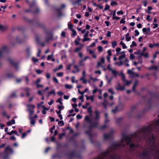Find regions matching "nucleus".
Masks as SVG:
<instances>
[{"mask_svg": "<svg viewBox=\"0 0 159 159\" xmlns=\"http://www.w3.org/2000/svg\"><path fill=\"white\" fill-rule=\"evenodd\" d=\"M153 129L156 130L159 132V119L157 120L154 123L149 125L147 126H144L142 129H139L137 131L129 135H127L124 133H123L121 134L122 138L121 139L120 142L114 143L109 148L110 152L119 150L122 147L124 148L125 144L123 143L124 141L126 142V144L129 145L130 149L133 151L134 148L137 147V146L134 143H131V139L134 138L140 141L142 139H146L147 133L150 134Z\"/></svg>", "mask_w": 159, "mask_h": 159, "instance_id": "obj_1", "label": "nucleus"}, {"mask_svg": "<svg viewBox=\"0 0 159 159\" xmlns=\"http://www.w3.org/2000/svg\"><path fill=\"white\" fill-rule=\"evenodd\" d=\"M151 96V98L149 99L147 104V106L148 107L149 109H150L152 106V99L153 98H159V93H149Z\"/></svg>", "mask_w": 159, "mask_h": 159, "instance_id": "obj_2", "label": "nucleus"}, {"mask_svg": "<svg viewBox=\"0 0 159 159\" xmlns=\"http://www.w3.org/2000/svg\"><path fill=\"white\" fill-rule=\"evenodd\" d=\"M23 19L26 21H27L31 24H34L36 25L39 27H41L45 30L46 29L45 25L43 23H40L38 21H35L34 19L29 20L26 16H24L23 17Z\"/></svg>", "mask_w": 159, "mask_h": 159, "instance_id": "obj_3", "label": "nucleus"}, {"mask_svg": "<svg viewBox=\"0 0 159 159\" xmlns=\"http://www.w3.org/2000/svg\"><path fill=\"white\" fill-rule=\"evenodd\" d=\"M46 42H48L49 40L52 39L53 38V34L51 31H46Z\"/></svg>", "mask_w": 159, "mask_h": 159, "instance_id": "obj_4", "label": "nucleus"}, {"mask_svg": "<svg viewBox=\"0 0 159 159\" xmlns=\"http://www.w3.org/2000/svg\"><path fill=\"white\" fill-rule=\"evenodd\" d=\"M7 61L10 63L11 65L13 66L16 69L18 68V65L19 63L17 62H15L14 60L10 57H9L7 59Z\"/></svg>", "mask_w": 159, "mask_h": 159, "instance_id": "obj_5", "label": "nucleus"}, {"mask_svg": "<svg viewBox=\"0 0 159 159\" xmlns=\"http://www.w3.org/2000/svg\"><path fill=\"white\" fill-rule=\"evenodd\" d=\"M8 52V49L7 48L4 46L0 49V58L2 57V54L7 53Z\"/></svg>", "mask_w": 159, "mask_h": 159, "instance_id": "obj_6", "label": "nucleus"}, {"mask_svg": "<svg viewBox=\"0 0 159 159\" xmlns=\"http://www.w3.org/2000/svg\"><path fill=\"white\" fill-rule=\"evenodd\" d=\"M149 151L146 149L142 153L140 154L139 155V156L143 157L144 158L148 157H149Z\"/></svg>", "mask_w": 159, "mask_h": 159, "instance_id": "obj_7", "label": "nucleus"}, {"mask_svg": "<svg viewBox=\"0 0 159 159\" xmlns=\"http://www.w3.org/2000/svg\"><path fill=\"white\" fill-rule=\"evenodd\" d=\"M65 5L64 4L61 5L60 8H57L56 9V11L57 13V15L58 16H61L62 14L61 12V9L65 7Z\"/></svg>", "mask_w": 159, "mask_h": 159, "instance_id": "obj_8", "label": "nucleus"}, {"mask_svg": "<svg viewBox=\"0 0 159 159\" xmlns=\"http://www.w3.org/2000/svg\"><path fill=\"white\" fill-rule=\"evenodd\" d=\"M25 11L26 13L31 12L33 14L37 13L39 11V8H37L34 11L32 10L30 8V9H25Z\"/></svg>", "mask_w": 159, "mask_h": 159, "instance_id": "obj_9", "label": "nucleus"}, {"mask_svg": "<svg viewBox=\"0 0 159 159\" xmlns=\"http://www.w3.org/2000/svg\"><path fill=\"white\" fill-rule=\"evenodd\" d=\"M147 140L149 141L150 143H152V144L154 143L155 138L154 134H152L151 136H148L147 137Z\"/></svg>", "mask_w": 159, "mask_h": 159, "instance_id": "obj_10", "label": "nucleus"}, {"mask_svg": "<svg viewBox=\"0 0 159 159\" xmlns=\"http://www.w3.org/2000/svg\"><path fill=\"white\" fill-rule=\"evenodd\" d=\"M85 133L89 136L91 142L92 143H93V141L92 138L93 134L91 133V131L90 130L88 129V130H87L85 131Z\"/></svg>", "mask_w": 159, "mask_h": 159, "instance_id": "obj_11", "label": "nucleus"}, {"mask_svg": "<svg viewBox=\"0 0 159 159\" xmlns=\"http://www.w3.org/2000/svg\"><path fill=\"white\" fill-rule=\"evenodd\" d=\"M107 68L110 71H111L112 73L114 75L115 77H116L117 75V71L115 70H113L112 68L110 67V65H108L107 66Z\"/></svg>", "mask_w": 159, "mask_h": 159, "instance_id": "obj_12", "label": "nucleus"}, {"mask_svg": "<svg viewBox=\"0 0 159 159\" xmlns=\"http://www.w3.org/2000/svg\"><path fill=\"white\" fill-rule=\"evenodd\" d=\"M8 151H10V153H12L13 152V149L9 146H7L5 148L4 152V153H7Z\"/></svg>", "mask_w": 159, "mask_h": 159, "instance_id": "obj_13", "label": "nucleus"}, {"mask_svg": "<svg viewBox=\"0 0 159 159\" xmlns=\"http://www.w3.org/2000/svg\"><path fill=\"white\" fill-rule=\"evenodd\" d=\"M68 156L69 158H70L71 157H76L77 155L75 152L74 151H73L68 154Z\"/></svg>", "mask_w": 159, "mask_h": 159, "instance_id": "obj_14", "label": "nucleus"}, {"mask_svg": "<svg viewBox=\"0 0 159 159\" xmlns=\"http://www.w3.org/2000/svg\"><path fill=\"white\" fill-rule=\"evenodd\" d=\"M118 87H116V89L117 90H121L122 91L124 90L125 89V87L124 86H121L120 83L118 84Z\"/></svg>", "mask_w": 159, "mask_h": 159, "instance_id": "obj_15", "label": "nucleus"}, {"mask_svg": "<svg viewBox=\"0 0 159 159\" xmlns=\"http://www.w3.org/2000/svg\"><path fill=\"white\" fill-rule=\"evenodd\" d=\"M111 133L104 134L103 137L105 140H107L110 139L111 136Z\"/></svg>", "mask_w": 159, "mask_h": 159, "instance_id": "obj_16", "label": "nucleus"}, {"mask_svg": "<svg viewBox=\"0 0 159 159\" xmlns=\"http://www.w3.org/2000/svg\"><path fill=\"white\" fill-rule=\"evenodd\" d=\"M27 107L28 108V111L29 110H32V109H34L35 107V106L33 104H28L27 105Z\"/></svg>", "mask_w": 159, "mask_h": 159, "instance_id": "obj_17", "label": "nucleus"}, {"mask_svg": "<svg viewBox=\"0 0 159 159\" xmlns=\"http://www.w3.org/2000/svg\"><path fill=\"white\" fill-rule=\"evenodd\" d=\"M7 26H4L2 25H0V30L2 31H4L7 30Z\"/></svg>", "mask_w": 159, "mask_h": 159, "instance_id": "obj_18", "label": "nucleus"}, {"mask_svg": "<svg viewBox=\"0 0 159 159\" xmlns=\"http://www.w3.org/2000/svg\"><path fill=\"white\" fill-rule=\"evenodd\" d=\"M15 123V120L14 119H12L11 120L7 122V124L8 126H10L12 124H14Z\"/></svg>", "mask_w": 159, "mask_h": 159, "instance_id": "obj_19", "label": "nucleus"}, {"mask_svg": "<svg viewBox=\"0 0 159 159\" xmlns=\"http://www.w3.org/2000/svg\"><path fill=\"white\" fill-rule=\"evenodd\" d=\"M96 114V116L94 117V119L95 120H98L99 119V113L98 111H96L95 112Z\"/></svg>", "mask_w": 159, "mask_h": 159, "instance_id": "obj_20", "label": "nucleus"}, {"mask_svg": "<svg viewBox=\"0 0 159 159\" xmlns=\"http://www.w3.org/2000/svg\"><path fill=\"white\" fill-rule=\"evenodd\" d=\"M136 108V106H135V105H134V106H132L131 107V111H130V113H129L128 114V116H129V117H131L132 116H131L130 114L132 113V111L135 109Z\"/></svg>", "mask_w": 159, "mask_h": 159, "instance_id": "obj_21", "label": "nucleus"}, {"mask_svg": "<svg viewBox=\"0 0 159 159\" xmlns=\"http://www.w3.org/2000/svg\"><path fill=\"white\" fill-rule=\"evenodd\" d=\"M129 34L128 33L126 34L125 35V39L127 42L130 41L131 39V37L129 36Z\"/></svg>", "mask_w": 159, "mask_h": 159, "instance_id": "obj_22", "label": "nucleus"}, {"mask_svg": "<svg viewBox=\"0 0 159 159\" xmlns=\"http://www.w3.org/2000/svg\"><path fill=\"white\" fill-rule=\"evenodd\" d=\"M31 89L30 88H27L25 89V91L26 93V96L27 97H29L30 95V93H29V91H30Z\"/></svg>", "mask_w": 159, "mask_h": 159, "instance_id": "obj_23", "label": "nucleus"}, {"mask_svg": "<svg viewBox=\"0 0 159 159\" xmlns=\"http://www.w3.org/2000/svg\"><path fill=\"white\" fill-rule=\"evenodd\" d=\"M148 69L149 70H152V69H154L156 70H157L158 67L157 66H152L150 67H149Z\"/></svg>", "mask_w": 159, "mask_h": 159, "instance_id": "obj_24", "label": "nucleus"}, {"mask_svg": "<svg viewBox=\"0 0 159 159\" xmlns=\"http://www.w3.org/2000/svg\"><path fill=\"white\" fill-rule=\"evenodd\" d=\"M91 124L93 125L94 128H96L98 126V122H92Z\"/></svg>", "mask_w": 159, "mask_h": 159, "instance_id": "obj_25", "label": "nucleus"}, {"mask_svg": "<svg viewBox=\"0 0 159 159\" xmlns=\"http://www.w3.org/2000/svg\"><path fill=\"white\" fill-rule=\"evenodd\" d=\"M118 106L119 111L122 110L124 108V105L122 104H120Z\"/></svg>", "mask_w": 159, "mask_h": 159, "instance_id": "obj_26", "label": "nucleus"}, {"mask_svg": "<svg viewBox=\"0 0 159 159\" xmlns=\"http://www.w3.org/2000/svg\"><path fill=\"white\" fill-rule=\"evenodd\" d=\"M16 41L18 43H21L23 42V40L22 39H20L18 37L16 38Z\"/></svg>", "mask_w": 159, "mask_h": 159, "instance_id": "obj_27", "label": "nucleus"}, {"mask_svg": "<svg viewBox=\"0 0 159 159\" xmlns=\"http://www.w3.org/2000/svg\"><path fill=\"white\" fill-rule=\"evenodd\" d=\"M6 75L7 77L8 78H13L14 76V75L13 74L10 73H7Z\"/></svg>", "mask_w": 159, "mask_h": 159, "instance_id": "obj_28", "label": "nucleus"}, {"mask_svg": "<svg viewBox=\"0 0 159 159\" xmlns=\"http://www.w3.org/2000/svg\"><path fill=\"white\" fill-rule=\"evenodd\" d=\"M82 0H77L76 1L73 2L72 3V4L73 5H75L76 4H78Z\"/></svg>", "mask_w": 159, "mask_h": 159, "instance_id": "obj_29", "label": "nucleus"}, {"mask_svg": "<svg viewBox=\"0 0 159 159\" xmlns=\"http://www.w3.org/2000/svg\"><path fill=\"white\" fill-rule=\"evenodd\" d=\"M119 110V109L118 108V106H116L115 109H113L112 110V112L113 113H116Z\"/></svg>", "mask_w": 159, "mask_h": 159, "instance_id": "obj_30", "label": "nucleus"}, {"mask_svg": "<svg viewBox=\"0 0 159 159\" xmlns=\"http://www.w3.org/2000/svg\"><path fill=\"white\" fill-rule=\"evenodd\" d=\"M122 120V118L120 117L116 119V122L117 123L120 124L121 123Z\"/></svg>", "mask_w": 159, "mask_h": 159, "instance_id": "obj_31", "label": "nucleus"}, {"mask_svg": "<svg viewBox=\"0 0 159 159\" xmlns=\"http://www.w3.org/2000/svg\"><path fill=\"white\" fill-rule=\"evenodd\" d=\"M110 9V6L108 4H106L105 5V7L104 8L103 10V11H106L107 10H109V11H110V10L109 9Z\"/></svg>", "mask_w": 159, "mask_h": 159, "instance_id": "obj_32", "label": "nucleus"}, {"mask_svg": "<svg viewBox=\"0 0 159 159\" xmlns=\"http://www.w3.org/2000/svg\"><path fill=\"white\" fill-rule=\"evenodd\" d=\"M137 84V81H136L134 84L132 88L133 91L134 92H135V87Z\"/></svg>", "mask_w": 159, "mask_h": 159, "instance_id": "obj_33", "label": "nucleus"}, {"mask_svg": "<svg viewBox=\"0 0 159 159\" xmlns=\"http://www.w3.org/2000/svg\"><path fill=\"white\" fill-rule=\"evenodd\" d=\"M53 158H60L61 157V156L59 154H57L52 156Z\"/></svg>", "mask_w": 159, "mask_h": 159, "instance_id": "obj_34", "label": "nucleus"}, {"mask_svg": "<svg viewBox=\"0 0 159 159\" xmlns=\"http://www.w3.org/2000/svg\"><path fill=\"white\" fill-rule=\"evenodd\" d=\"M48 93L49 94H53L54 96L55 95V89H53L51 91L48 92Z\"/></svg>", "mask_w": 159, "mask_h": 159, "instance_id": "obj_35", "label": "nucleus"}, {"mask_svg": "<svg viewBox=\"0 0 159 159\" xmlns=\"http://www.w3.org/2000/svg\"><path fill=\"white\" fill-rule=\"evenodd\" d=\"M15 133H17L16 130H12L10 132H7V134L9 135H11L13 134H15Z\"/></svg>", "mask_w": 159, "mask_h": 159, "instance_id": "obj_36", "label": "nucleus"}, {"mask_svg": "<svg viewBox=\"0 0 159 159\" xmlns=\"http://www.w3.org/2000/svg\"><path fill=\"white\" fill-rule=\"evenodd\" d=\"M85 120L89 122H91V119L88 116H86L85 117Z\"/></svg>", "mask_w": 159, "mask_h": 159, "instance_id": "obj_37", "label": "nucleus"}, {"mask_svg": "<svg viewBox=\"0 0 159 159\" xmlns=\"http://www.w3.org/2000/svg\"><path fill=\"white\" fill-rule=\"evenodd\" d=\"M122 75L121 79H122V80L123 82H125V81L126 80H125V75L123 73L120 74V75Z\"/></svg>", "mask_w": 159, "mask_h": 159, "instance_id": "obj_38", "label": "nucleus"}, {"mask_svg": "<svg viewBox=\"0 0 159 159\" xmlns=\"http://www.w3.org/2000/svg\"><path fill=\"white\" fill-rule=\"evenodd\" d=\"M112 47L113 48H114L117 45L116 42V41H114L111 43Z\"/></svg>", "mask_w": 159, "mask_h": 159, "instance_id": "obj_39", "label": "nucleus"}, {"mask_svg": "<svg viewBox=\"0 0 159 159\" xmlns=\"http://www.w3.org/2000/svg\"><path fill=\"white\" fill-rule=\"evenodd\" d=\"M106 79L108 81V84H109L111 82V80H112L113 79L112 77H111L110 79H108V77L107 76H106Z\"/></svg>", "mask_w": 159, "mask_h": 159, "instance_id": "obj_40", "label": "nucleus"}, {"mask_svg": "<svg viewBox=\"0 0 159 159\" xmlns=\"http://www.w3.org/2000/svg\"><path fill=\"white\" fill-rule=\"evenodd\" d=\"M68 27L69 29H70V30H73V29H72L73 25L71 24L68 23Z\"/></svg>", "mask_w": 159, "mask_h": 159, "instance_id": "obj_41", "label": "nucleus"}, {"mask_svg": "<svg viewBox=\"0 0 159 159\" xmlns=\"http://www.w3.org/2000/svg\"><path fill=\"white\" fill-rule=\"evenodd\" d=\"M34 4H35V1H33V2L32 3H31L29 5L30 8V9H32V7H34Z\"/></svg>", "mask_w": 159, "mask_h": 159, "instance_id": "obj_42", "label": "nucleus"}, {"mask_svg": "<svg viewBox=\"0 0 159 159\" xmlns=\"http://www.w3.org/2000/svg\"><path fill=\"white\" fill-rule=\"evenodd\" d=\"M58 124L60 126H62L64 125V122L63 120L59 121Z\"/></svg>", "mask_w": 159, "mask_h": 159, "instance_id": "obj_43", "label": "nucleus"}, {"mask_svg": "<svg viewBox=\"0 0 159 159\" xmlns=\"http://www.w3.org/2000/svg\"><path fill=\"white\" fill-rule=\"evenodd\" d=\"M107 127V126L106 125H104L98 127V128L100 129H103Z\"/></svg>", "mask_w": 159, "mask_h": 159, "instance_id": "obj_44", "label": "nucleus"}, {"mask_svg": "<svg viewBox=\"0 0 159 159\" xmlns=\"http://www.w3.org/2000/svg\"><path fill=\"white\" fill-rule=\"evenodd\" d=\"M143 115L140 114H137L135 116L136 118L137 119H139L143 116Z\"/></svg>", "mask_w": 159, "mask_h": 159, "instance_id": "obj_45", "label": "nucleus"}, {"mask_svg": "<svg viewBox=\"0 0 159 159\" xmlns=\"http://www.w3.org/2000/svg\"><path fill=\"white\" fill-rule=\"evenodd\" d=\"M82 49L81 47H79L76 48L74 50L75 52H78L80 50H81Z\"/></svg>", "mask_w": 159, "mask_h": 159, "instance_id": "obj_46", "label": "nucleus"}, {"mask_svg": "<svg viewBox=\"0 0 159 159\" xmlns=\"http://www.w3.org/2000/svg\"><path fill=\"white\" fill-rule=\"evenodd\" d=\"M63 75V73L62 72H58L57 73V77H62Z\"/></svg>", "mask_w": 159, "mask_h": 159, "instance_id": "obj_47", "label": "nucleus"}, {"mask_svg": "<svg viewBox=\"0 0 159 159\" xmlns=\"http://www.w3.org/2000/svg\"><path fill=\"white\" fill-rule=\"evenodd\" d=\"M125 54L121 55L119 57L118 59L120 60L124 58L125 57Z\"/></svg>", "mask_w": 159, "mask_h": 159, "instance_id": "obj_48", "label": "nucleus"}, {"mask_svg": "<svg viewBox=\"0 0 159 159\" xmlns=\"http://www.w3.org/2000/svg\"><path fill=\"white\" fill-rule=\"evenodd\" d=\"M71 31L72 32V36H75L76 35V34H77L76 31L74 29L71 30Z\"/></svg>", "mask_w": 159, "mask_h": 159, "instance_id": "obj_49", "label": "nucleus"}, {"mask_svg": "<svg viewBox=\"0 0 159 159\" xmlns=\"http://www.w3.org/2000/svg\"><path fill=\"white\" fill-rule=\"evenodd\" d=\"M98 51L99 52H102L103 51V48L102 47L100 46H99L98 47Z\"/></svg>", "mask_w": 159, "mask_h": 159, "instance_id": "obj_50", "label": "nucleus"}, {"mask_svg": "<svg viewBox=\"0 0 159 159\" xmlns=\"http://www.w3.org/2000/svg\"><path fill=\"white\" fill-rule=\"evenodd\" d=\"M72 64H69L66 67V69L68 70H70V69L71 66L72 65Z\"/></svg>", "mask_w": 159, "mask_h": 159, "instance_id": "obj_51", "label": "nucleus"}, {"mask_svg": "<svg viewBox=\"0 0 159 159\" xmlns=\"http://www.w3.org/2000/svg\"><path fill=\"white\" fill-rule=\"evenodd\" d=\"M142 31L143 32L145 33V34H148V33L147 31V29L146 28H144L142 29Z\"/></svg>", "mask_w": 159, "mask_h": 159, "instance_id": "obj_52", "label": "nucleus"}, {"mask_svg": "<svg viewBox=\"0 0 159 159\" xmlns=\"http://www.w3.org/2000/svg\"><path fill=\"white\" fill-rule=\"evenodd\" d=\"M84 38L82 39V41L83 42H85L89 41L90 39L89 38H87V37Z\"/></svg>", "mask_w": 159, "mask_h": 159, "instance_id": "obj_53", "label": "nucleus"}, {"mask_svg": "<svg viewBox=\"0 0 159 159\" xmlns=\"http://www.w3.org/2000/svg\"><path fill=\"white\" fill-rule=\"evenodd\" d=\"M135 57L134 55L132 53H131L130 54V58L131 60H133Z\"/></svg>", "mask_w": 159, "mask_h": 159, "instance_id": "obj_54", "label": "nucleus"}, {"mask_svg": "<svg viewBox=\"0 0 159 159\" xmlns=\"http://www.w3.org/2000/svg\"><path fill=\"white\" fill-rule=\"evenodd\" d=\"M125 17L123 18L120 21V24H121L122 23V24H124L125 22Z\"/></svg>", "mask_w": 159, "mask_h": 159, "instance_id": "obj_55", "label": "nucleus"}, {"mask_svg": "<svg viewBox=\"0 0 159 159\" xmlns=\"http://www.w3.org/2000/svg\"><path fill=\"white\" fill-rule=\"evenodd\" d=\"M55 129V125L53 126L52 128H51L50 129V132L51 134L53 133V130Z\"/></svg>", "mask_w": 159, "mask_h": 159, "instance_id": "obj_56", "label": "nucleus"}, {"mask_svg": "<svg viewBox=\"0 0 159 159\" xmlns=\"http://www.w3.org/2000/svg\"><path fill=\"white\" fill-rule=\"evenodd\" d=\"M16 97V94L15 92H13L11 94V95L10 96V98H14L15 97Z\"/></svg>", "mask_w": 159, "mask_h": 159, "instance_id": "obj_57", "label": "nucleus"}, {"mask_svg": "<svg viewBox=\"0 0 159 159\" xmlns=\"http://www.w3.org/2000/svg\"><path fill=\"white\" fill-rule=\"evenodd\" d=\"M127 73L129 74H131V75L132 76L134 72L132 71L131 70L129 69L127 71Z\"/></svg>", "mask_w": 159, "mask_h": 159, "instance_id": "obj_58", "label": "nucleus"}, {"mask_svg": "<svg viewBox=\"0 0 159 159\" xmlns=\"http://www.w3.org/2000/svg\"><path fill=\"white\" fill-rule=\"evenodd\" d=\"M75 139V137L73 136L70 138L69 141L70 142H72Z\"/></svg>", "mask_w": 159, "mask_h": 159, "instance_id": "obj_59", "label": "nucleus"}, {"mask_svg": "<svg viewBox=\"0 0 159 159\" xmlns=\"http://www.w3.org/2000/svg\"><path fill=\"white\" fill-rule=\"evenodd\" d=\"M83 60H81L79 62V65L80 66H84V64L83 63Z\"/></svg>", "mask_w": 159, "mask_h": 159, "instance_id": "obj_60", "label": "nucleus"}, {"mask_svg": "<svg viewBox=\"0 0 159 159\" xmlns=\"http://www.w3.org/2000/svg\"><path fill=\"white\" fill-rule=\"evenodd\" d=\"M142 55H143V56L145 57H148V52H146V53H144V52H142Z\"/></svg>", "mask_w": 159, "mask_h": 159, "instance_id": "obj_61", "label": "nucleus"}, {"mask_svg": "<svg viewBox=\"0 0 159 159\" xmlns=\"http://www.w3.org/2000/svg\"><path fill=\"white\" fill-rule=\"evenodd\" d=\"M27 133L26 132H24L22 133L21 136V138L22 139H24L25 138V137L27 135Z\"/></svg>", "mask_w": 159, "mask_h": 159, "instance_id": "obj_62", "label": "nucleus"}, {"mask_svg": "<svg viewBox=\"0 0 159 159\" xmlns=\"http://www.w3.org/2000/svg\"><path fill=\"white\" fill-rule=\"evenodd\" d=\"M65 87L66 89H70L72 88V85H70L68 84H66L65 85Z\"/></svg>", "mask_w": 159, "mask_h": 159, "instance_id": "obj_63", "label": "nucleus"}, {"mask_svg": "<svg viewBox=\"0 0 159 159\" xmlns=\"http://www.w3.org/2000/svg\"><path fill=\"white\" fill-rule=\"evenodd\" d=\"M106 36L108 37H110L111 36V32L110 31H107Z\"/></svg>", "mask_w": 159, "mask_h": 159, "instance_id": "obj_64", "label": "nucleus"}]
</instances>
